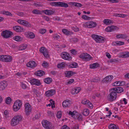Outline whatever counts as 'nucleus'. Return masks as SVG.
Returning a JSON list of instances; mask_svg holds the SVG:
<instances>
[{
  "mask_svg": "<svg viewBox=\"0 0 129 129\" xmlns=\"http://www.w3.org/2000/svg\"><path fill=\"white\" fill-rule=\"evenodd\" d=\"M17 14L18 16L21 17H23L24 15V14L22 12H18L17 13Z\"/></svg>",
  "mask_w": 129,
  "mask_h": 129,
  "instance_id": "obj_62",
  "label": "nucleus"
},
{
  "mask_svg": "<svg viewBox=\"0 0 129 129\" xmlns=\"http://www.w3.org/2000/svg\"><path fill=\"white\" fill-rule=\"evenodd\" d=\"M39 31L41 34H43L46 32V30L42 28L40 29Z\"/></svg>",
  "mask_w": 129,
  "mask_h": 129,
  "instance_id": "obj_54",
  "label": "nucleus"
},
{
  "mask_svg": "<svg viewBox=\"0 0 129 129\" xmlns=\"http://www.w3.org/2000/svg\"><path fill=\"white\" fill-rule=\"evenodd\" d=\"M7 85V82L5 81L0 82V90H2L4 89Z\"/></svg>",
  "mask_w": 129,
  "mask_h": 129,
  "instance_id": "obj_20",
  "label": "nucleus"
},
{
  "mask_svg": "<svg viewBox=\"0 0 129 129\" xmlns=\"http://www.w3.org/2000/svg\"><path fill=\"white\" fill-rule=\"evenodd\" d=\"M13 29L15 31L17 32H21L23 28L21 27L18 26H16L13 27Z\"/></svg>",
  "mask_w": 129,
  "mask_h": 129,
  "instance_id": "obj_27",
  "label": "nucleus"
},
{
  "mask_svg": "<svg viewBox=\"0 0 129 129\" xmlns=\"http://www.w3.org/2000/svg\"><path fill=\"white\" fill-rule=\"evenodd\" d=\"M81 103L85 105L86 106L90 108H93L92 104L89 100L86 99L82 100Z\"/></svg>",
  "mask_w": 129,
  "mask_h": 129,
  "instance_id": "obj_16",
  "label": "nucleus"
},
{
  "mask_svg": "<svg viewBox=\"0 0 129 129\" xmlns=\"http://www.w3.org/2000/svg\"><path fill=\"white\" fill-rule=\"evenodd\" d=\"M35 75L37 76H41L44 74V72L41 70L35 72Z\"/></svg>",
  "mask_w": 129,
  "mask_h": 129,
  "instance_id": "obj_29",
  "label": "nucleus"
},
{
  "mask_svg": "<svg viewBox=\"0 0 129 129\" xmlns=\"http://www.w3.org/2000/svg\"><path fill=\"white\" fill-rule=\"evenodd\" d=\"M118 29V27L116 26H111L106 28L105 29V31L107 32H111Z\"/></svg>",
  "mask_w": 129,
  "mask_h": 129,
  "instance_id": "obj_19",
  "label": "nucleus"
},
{
  "mask_svg": "<svg viewBox=\"0 0 129 129\" xmlns=\"http://www.w3.org/2000/svg\"><path fill=\"white\" fill-rule=\"evenodd\" d=\"M53 38L54 39L57 40L59 39V36L57 34H55L54 35Z\"/></svg>",
  "mask_w": 129,
  "mask_h": 129,
  "instance_id": "obj_57",
  "label": "nucleus"
},
{
  "mask_svg": "<svg viewBox=\"0 0 129 129\" xmlns=\"http://www.w3.org/2000/svg\"><path fill=\"white\" fill-rule=\"evenodd\" d=\"M71 5H73L74 6L77 7H81L82 6L81 4L79 3L72 2H71Z\"/></svg>",
  "mask_w": 129,
  "mask_h": 129,
  "instance_id": "obj_37",
  "label": "nucleus"
},
{
  "mask_svg": "<svg viewBox=\"0 0 129 129\" xmlns=\"http://www.w3.org/2000/svg\"><path fill=\"white\" fill-rule=\"evenodd\" d=\"M73 129H79L78 125L77 124H75L73 127Z\"/></svg>",
  "mask_w": 129,
  "mask_h": 129,
  "instance_id": "obj_61",
  "label": "nucleus"
},
{
  "mask_svg": "<svg viewBox=\"0 0 129 129\" xmlns=\"http://www.w3.org/2000/svg\"><path fill=\"white\" fill-rule=\"evenodd\" d=\"M50 4L51 6L57 7L58 2H52L50 3Z\"/></svg>",
  "mask_w": 129,
  "mask_h": 129,
  "instance_id": "obj_53",
  "label": "nucleus"
},
{
  "mask_svg": "<svg viewBox=\"0 0 129 129\" xmlns=\"http://www.w3.org/2000/svg\"><path fill=\"white\" fill-rule=\"evenodd\" d=\"M79 57L83 60L88 61L92 58L90 55L87 53H83L80 55Z\"/></svg>",
  "mask_w": 129,
  "mask_h": 129,
  "instance_id": "obj_9",
  "label": "nucleus"
},
{
  "mask_svg": "<svg viewBox=\"0 0 129 129\" xmlns=\"http://www.w3.org/2000/svg\"><path fill=\"white\" fill-rule=\"evenodd\" d=\"M66 64V63L64 62H61L60 64H58L57 65V67L58 68H62L64 67Z\"/></svg>",
  "mask_w": 129,
  "mask_h": 129,
  "instance_id": "obj_42",
  "label": "nucleus"
},
{
  "mask_svg": "<svg viewBox=\"0 0 129 129\" xmlns=\"http://www.w3.org/2000/svg\"><path fill=\"white\" fill-rule=\"evenodd\" d=\"M118 60L116 59H111L110 60L109 62L111 63L114 62L118 61Z\"/></svg>",
  "mask_w": 129,
  "mask_h": 129,
  "instance_id": "obj_63",
  "label": "nucleus"
},
{
  "mask_svg": "<svg viewBox=\"0 0 129 129\" xmlns=\"http://www.w3.org/2000/svg\"><path fill=\"white\" fill-rule=\"evenodd\" d=\"M99 67V64L97 63H94L90 65V67L91 69L96 68Z\"/></svg>",
  "mask_w": 129,
  "mask_h": 129,
  "instance_id": "obj_34",
  "label": "nucleus"
},
{
  "mask_svg": "<svg viewBox=\"0 0 129 129\" xmlns=\"http://www.w3.org/2000/svg\"><path fill=\"white\" fill-rule=\"evenodd\" d=\"M13 35L12 32L7 30L3 31L1 34L2 36L4 38H8L10 37Z\"/></svg>",
  "mask_w": 129,
  "mask_h": 129,
  "instance_id": "obj_10",
  "label": "nucleus"
},
{
  "mask_svg": "<svg viewBox=\"0 0 129 129\" xmlns=\"http://www.w3.org/2000/svg\"><path fill=\"white\" fill-rule=\"evenodd\" d=\"M91 37L97 43L102 42L104 40V38L100 36L97 35L93 34L91 35Z\"/></svg>",
  "mask_w": 129,
  "mask_h": 129,
  "instance_id": "obj_7",
  "label": "nucleus"
},
{
  "mask_svg": "<svg viewBox=\"0 0 129 129\" xmlns=\"http://www.w3.org/2000/svg\"><path fill=\"white\" fill-rule=\"evenodd\" d=\"M71 105V101L67 100L63 102L62 106L63 107H67L70 106Z\"/></svg>",
  "mask_w": 129,
  "mask_h": 129,
  "instance_id": "obj_22",
  "label": "nucleus"
},
{
  "mask_svg": "<svg viewBox=\"0 0 129 129\" xmlns=\"http://www.w3.org/2000/svg\"><path fill=\"white\" fill-rule=\"evenodd\" d=\"M37 66L36 63L34 61H29L26 64L27 67L34 68L36 67Z\"/></svg>",
  "mask_w": 129,
  "mask_h": 129,
  "instance_id": "obj_18",
  "label": "nucleus"
},
{
  "mask_svg": "<svg viewBox=\"0 0 129 129\" xmlns=\"http://www.w3.org/2000/svg\"><path fill=\"white\" fill-rule=\"evenodd\" d=\"M1 13L6 15L12 16V15L11 13L9 11H2L1 12Z\"/></svg>",
  "mask_w": 129,
  "mask_h": 129,
  "instance_id": "obj_32",
  "label": "nucleus"
},
{
  "mask_svg": "<svg viewBox=\"0 0 129 129\" xmlns=\"http://www.w3.org/2000/svg\"><path fill=\"white\" fill-rule=\"evenodd\" d=\"M62 116V112L60 111H58L57 113L56 116L57 118H60Z\"/></svg>",
  "mask_w": 129,
  "mask_h": 129,
  "instance_id": "obj_48",
  "label": "nucleus"
},
{
  "mask_svg": "<svg viewBox=\"0 0 129 129\" xmlns=\"http://www.w3.org/2000/svg\"><path fill=\"white\" fill-rule=\"evenodd\" d=\"M30 82L32 85H36L37 86L40 85L41 84L40 81L35 79H31L30 81Z\"/></svg>",
  "mask_w": 129,
  "mask_h": 129,
  "instance_id": "obj_21",
  "label": "nucleus"
},
{
  "mask_svg": "<svg viewBox=\"0 0 129 129\" xmlns=\"http://www.w3.org/2000/svg\"><path fill=\"white\" fill-rule=\"evenodd\" d=\"M42 66L44 67H46L48 66V63L46 61H44L42 64Z\"/></svg>",
  "mask_w": 129,
  "mask_h": 129,
  "instance_id": "obj_60",
  "label": "nucleus"
},
{
  "mask_svg": "<svg viewBox=\"0 0 129 129\" xmlns=\"http://www.w3.org/2000/svg\"><path fill=\"white\" fill-rule=\"evenodd\" d=\"M122 58H127L129 57V52H125L122 55Z\"/></svg>",
  "mask_w": 129,
  "mask_h": 129,
  "instance_id": "obj_39",
  "label": "nucleus"
},
{
  "mask_svg": "<svg viewBox=\"0 0 129 129\" xmlns=\"http://www.w3.org/2000/svg\"><path fill=\"white\" fill-rule=\"evenodd\" d=\"M27 37L29 38L33 39L35 37L34 34L31 32L28 31L27 33Z\"/></svg>",
  "mask_w": 129,
  "mask_h": 129,
  "instance_id": "obj_30",
  "label": "nucleus"
},
{
  "mask_svg": "<svg viewBox=\"0 0 129 129\" xmlns=\"http://www.w3.org/2000/svg\"><path fill=\"white\" fill-rule=\"evenodd\" d=\"M57 7L67 8L68 7V5L67 3L61 2H58Z\"/></svg>",
  "mask_w": 129,
  "mask_h": 129,
  "instance_id": "obj_26",
  "label": "nucleus"
},
{
  "mask_svg": "<svg viewBox=\"0 0 129 129\" xmlns=\"http://www.w3.org/2000/svg\"><path fill=\"white\" fill-rule=\"evenodd\" d=\"M13 40L17 42H20L22 39V37L18 36H16L13 38Z\"/></svg>",
  "mask_w": 129,
  "mask_h": 129,
  "instance_id": "obj_33",
  "label": "nucleus"
},
{
  "mask_svg": "<svg viewBox=\"0 0 129 129\" xmlns=\"http://www.w3.org/2000/svg\"><path fill=\"white\" fill-rule=\"evenodd\" d=\"M27 47V45L26 44H22L19 46L18 49L20 50H25Z\"/></svg>",
  "mask_w": 129,
  "mask_h": 129,
  "instance_id": "obj_35",
  "label": "nucleus"
},
{
  "mask_svg": "<svg viewBox=\"0 0 129 129\" xmlns=\"http://www.w3.org/2000/svg\"><path fill=\"white\" fill-rule=\"evenodd\" d=\"M22 103L20 100H17L14 103L13 106V109L14 111H17L20 109Z\"/></svg>",
  "mask_w": 129,
  "mask_h": 129,
  "instance_id": "obj_6",
  "label": "nucleus"
},
{
  "mask_svg": "<svg viewBox=\"0 0 129 129\" xmlns=\"http://www.w3.org/2000/svg\"><path fill=\"white\" fill-rule=\"evenodd\" d=\"M12 60V57L10 55H0V61L6 62H11Z\"/></svg>",
  "mask_w": 129,
  "mask_h": 129,
  "instance_id": "obj_3",
  "label": "nucleus"
},
{
  "mask_svg": "<svg viewBox=\"0 0 129 129\" xmlns=\"http://www.w3.org/2000/svg\"><path fill=\"white\" fill-rule=\"evenodd\" d=\"M69 115L71 116V117L75 119H77L78 115H79V114L76 111H73L72 112L71 111H70L68 113Z\"/></svg>",
  "mask_w": 129,
  "mask_h": 129,
  "instance_id": "obj_17",
  "label": "nucleus"
},
{
  "mask_svg": "<svg viewBox=\"0 0 129 129\" xmlns=\"http://www.w3.org/2000/svg\"><path fill=\"white\" fill-rule=\"evenodd\" d=\"M117 94L115 91H113L111 92L108 96V100L110 102H112L115 101L117 98Z\"/></svg>",
  "mask_w": 129,
  "mask_h": 129,
  "instance_id": "obj_4",
  "label": "nucleus"
},
{
  "mask_svg": "<svg viewBox=\"0 0 129 129\" xmlns=\"http://www.w3.org/2000/svg\"><path fill=\"white\" fill-rule=\"evenodd\" d=\"M25 112V114L28 116L31 113L32 108L31 106L29 103H26L24 105Z\"/></svg>",
  "mask_w": 129,
  "mask_h": 129,
  "instance_id": "obj_8",
  "label": "nucleus"
},
{
  "mask_svg": "<svg viewBox=\"0 0 129 129\" xmlns=\"http://www.w3.org/2000/svg\"><path fill=\"white\" fill-rule=\"evenodd\" d=\"M44 81L45 83L49 84L51 82L52 79L50 78H48L44 79Z\"/></svg>",
  "mask_w": 129,
  "mask_h": 129,
  "instance_id": "obj_41",
  "label": "nucleus"
},
{
  "mask_svg": "<svg viewBox=\"0 0 129 129\" xmlns=\"http://www.w3.org/2000/svg\"><path fill=\"white\" fill-rule=\"evenodd\" d=\"M112 90L113 91H115L116 92L118 93H120L123 92L124 91V89L121 87H117L115 88H112Z\"/></svg>",
  "mask_w": 129,
  "mask_h": 129,
  "instance_id": "obj_24",
  "label": "nucleus"
},
{
  "mask_svg": "<svg viewBox=\"0 0 129 129\" xmlns=\"http://www.w3.org/2000/svg\"><path fill=\"white\" fill-rule=\"evenodd\" d=\"M124 44V42L122 41H117L115 42V44H116L117 45H123Z\"/></svg>",
  "mask_w": 129,
  "mask_h": 129,
  "instance_id": "obj_49",
  "label": "nucleus"
},
{
  "mask_svg": "<svg viewBox=\"0 0 129 129\" xmlns=\"http://www.w3.org/2000/svg\"><path fill=\"white\" fill-rule=\"evenodd\" d=\"M62 32L66 35H69L70 34V31L66 29H64L62 30Z\"/></svg>",
  "mask_w": 129,
  "mask_h": 129,
  "instance_id": "obj_46",
  "label": "nucleus"
},
{
  "mask_svg": "<svg viewBox=\"0 0 129 129\" xmlns=\"http://www.w3.org/2000/svg\"><path fill=\"white\" fill-rule=\"evenodd\" d=\"M60 129H70V128L66 125H64L60 128Z\"/></svg>",
  "mask_w": 129,
  "mask_h": 129,
  "instance_id": "obj_58",
  "label": "nucleus"
},
{
  "mask_svg": "<svg viewBox=\"0 0 129 129\" xmlns=\"http://www.w3.org/2000/svg\"><path fill=\"white\" fill-rule=\"evenodd\" d=\"M71 42L72 43H75L77 42L78 40L76 38H72L70 39Z\"/></svg>",
  "mask_w": 129,
  "mask_h": 129,
  "instance_id": "obj_47",
  "label": "nucleus"
},
{
  "mask_svg": "<svg viewBox=\"0 0 129 129\" xmlns=\"http://www.w3.org/2000/svg\"><path fill=\"white\" fill-rule=\"evenodd\" d=\"M104 24L106 25H109L111 22L110 20L109 19H105L103 21Z\"/></svg>",
  "mask_w": 129,
  "mask_h": 129,
  "instance_id": "obj_45",
  "label": "nucleus"
},
{
  "mask_svg": "<svg viewBox=\"0 0 129 129\" xmlns=\"http://www.w3.org/2000/svg\"><path fill=\"white\" fill-rule=\"evenodd\" d=\"M100 80L99 78H92L91 80V81L92 82H97L100 81Z\"/></svg>",
  "mask_w": 129,
  "mask_h": 129,
  "instance_id": "obj_43",
  "label": "nucleus"
},
{
  "mask_svg": "<svg viewBox=\"0 0 129 129\" xmlns=\"http://www.w3.org/2000/svg\"><path fill=\"white\" fill-rule=\"evenodd\" d=\"M11 98L10 97H8L6 100L5 102L6 104H10L11 102Z\"/></svg>",
  "mask_w": 129,
  "mask_h": 129,
  "instance_id": "obj_52",
  "label": "nucleus"
},
{
  "mask_svg": "<svg viewBox=\"0 0 129 129\" xmlns=\"http://www.w3.org/2000/svg\"><path fill=\"white\" fill-rule=\"evenodd\" d=\"M55 93V91L53 89H50L47 91L45 93V95L47 97L52 96L54 95Z\"/></svg>",
  "mask_w": 129,
  "mask_h": 129,
  "instance_id": "obj_15",
  "label": "nucleus"
},
{
  "mask_svg": "<svg viewBox=\"0 0 129 129\" xmlns=\"http://www.w3.org/2000/svg\"><path fill=\"white\" fill-rule=\"evenodd\" d=\"M71 53L73 55H75L77 54V51L74 49H72L70 50Z\"/></svg>",
  "mask_w": 129,
  "mask_h": 129,
  "instance_id": "obj_56",
  "label": "nucleus"
},
{
  "mask_svg": "<svg viewBox=\"0 0 129 129\" xmlns=\"http://www.w3.org/2000/svg\"><path fill=\"white\" fill-rule=\"evenodd\" d=\"M21 86L22 88L23 89H25L26 87V84L23 83V82L21 83Z\"/></svg>",
  "mask_w": 129,
  "mask_h": 129,
  "instance_id": "obj_55",
  "label": "nucleus"
},
{
  "mask_svg": "<svg viewBox=\"0 0 129 129\" xmlns=\"http://www.w3.org/2000/svg\"><path fill=\"white\" fill-rule=\"evenodd\" d=\"M126 37L124 34H119L116 36V38L117 39H123Z\"/></svg>",
  "mask_w": 129,
  "mask_h": 129,
  "instance_id": "obj_44",
  "label": "nucleus"
},
{
  "mask_svg": "<svg viewBox=\"0 0 129 129\" xmlns=\"http://www.w3.org/2000/svg\"><path fill=\"white\" fill-rule=\"evenodd\" d=\"M22 116L20 115H17L14 117L11 121V124L12 126L17 125L22 119Z\"/></svg>",
  "mask_w": 129,
  "mask_h": 129,
  "instance_id": "obj_1",
  "label": "nucleus"
},
{
  "mask_svg": "<svg viewBox=\"0 0 129 129\" xmlns=\"http://www.w3.org/2000/svg\"><path fill=\"white\" fill-rule=\"evenodd\" d=\"M89 113V111L88 109H85L83 110V114L84 115L86 116H87Z\"/></svg>",
  "mask_w": 129,
  "mask_h": 129,
  "instance_id": "obj_38",
  "label": "nucleus"
},
{
  "mask_svg": "<svg viewBox=\"0 0 129 129\" xmlns=\"http://www.w3.org/2000/svg\"><path fill=\"white\" fill-rule=\"evenodd\" d=\"M97 24L96 22L92 21H88L84 23L83 25V27L88 28H93L97 26Z\"/></svg>",
  "mask_w": 129,
  "mask_h": 129,
  "instance_id": "obj_5",
  "label": "nucleus"
},
{
  "mask_svg": "<svg viewBox=\"0 0 129 129\" xmlns=\"http://www.w3.org/2000/svg\"><path fill=\"white\" fill-rule=\"evenodd\" d=\"M108 128L109 129H119L118 126L114 124H111L109 125Z\"/></svg>",
  "mask_w": 129,
  "mask_h": 129,
  "instance_id": "obj_28",
  "label": "nucleus"
},
{
  "mask_svg": "<svg viewBox=\"0 0 129 129\" xmlns=\"http://www.w3.org/2000/svg\"><path fill=\"white\" fill-rule=\"evenodd\" d=\"M77 119L79 120H82V115L79 114V115L78 116Z\"/></svg>",
  "mask_w": 129,
  "mask_h": 129,
  "instance_id": "obj_59",
  "label": "nucleus"
},
{
  "mask_svg": "<svg viewBox=\"0 0 129 129\" xmlns=\"http://www.w3.org/2000/svg\"><path fill=\"white\" fill-rule=\"evenodd\" d=\"M113 78V76L112 75L107 76L103 79L102 82L105 83H110Z\"/></svg>",
  "mask_w": 129,
  "mask_h": 129,
  "instance_id": "obj_14",
  "label": "nucleus"
},
{
  "mask_svg": "<svg viewBox=\"0 0 129 129\" xmlns=\"http://www.w3.org/2000/svg\"><path fill=\"white\" fill-rule=\"evenodd\" d=\"M32 13L34 14L37 15H40L41 14V11L37 9L34 10L32 11Z\"/></svg>",
  "mask_w": 129,
  "mask_h": 129,
  "instance_id": "obj_40",
  "label": "nucleus"
},
{
  "mask_svg": "<svg viewBox=\"0 0 129 129\" xmlns=\"http://www.w3.org/2000/svg\"><path fill=\"white\" fill-rule=\"evenodd\" d=\"M40 52L42 53L44 56L46 58L49 57L48 50L44 47H42L40 49Z\"/></svg>",
  "mask_w": 129,
  "mask_h": 129,
  "instance_id": "obj_13",
  "label": "nucleus"
},
{
  "mask_svg": "<svg viewBox=\"0 0 129 129\" xmlns=\"http://www.w3.org/2000/svg\"><path fill=\"white\" fill-rule=\"evenodd\" d=\"M17 22L27 27H30L31 24L27 21L24 20L19 19Z\"/></svg>",
  "mask_w": 129,
  "mask_h": 129,
  "instance_id": "obj_12",
  "label": "nucleus"
},
{
  "mask_svg": "<svg viewBox=\"0 0 129 129\" xmlns=\"http://www.w3.org/2000/svg\"><path fill=\"white\" fill-rule=\"evenodd\" d=\"M42 12L46 15H51L53 14L54 13L55 11L51 10H46L43 11Z\"/></svg>",
  "mask_w": 129,
  "mask_h": 129,
  "instance_id": "obj_23",
  "label": "nucleus"
},
{
  "mask_svg": "<svg viewBox=\"0 0 129 129\" xmlns=\"http://www.w3.org/2000/svg\"><path fill=\"white\" fill-rule=\"evenodd\" d=\"M43 19L46 21H49V18L47 16H44L43 17Z\"/></svg>",
  "mask_w": 129,
  "mask_h": 129,
  "instance_id": "obj_64",
  "label": "nucleus"
},
{
  "mask_svg": "<svg viewBox=\"0 0 129 129\" xmlns=\"http://www.w3.org/2000/svg\"><path fill=\"white\" fill-rule=\"evenodd\" d=\"M61 56L62 58L65 60H70L72 59L69 54L67 52H62L61 54Z\"/></svg>",
  "mask_w": 129,
  "mask_h": 129,
  "instance_id": "obj_11",
  "label": "nucleus"
},
{
  "mask_svg": "<svg viewBox=\"0 0 129 129\" xmlns=\"http://www.w3.org/2000/svg\"><path fill=\"white\" fill-rule=\"evenodd\" d=\"M78 66V64L77 63L73 62L70 64L69 66V67L70 68H76Z\"/></svg>",
  "mask_w": 129,
  "mask_h": 129,
  "instance_id": "obj_36",
  "label": "nucleus"
},
{
  "mask_svg": "<svg viewBox=\"0 0 129 129\" xmlns=\"http://www.w3.org/2000/svg\"><path fill=\"white\" fill-rule=\"evenodd\" d=\"M82 19L86 20H89L91 18L90 17L87 16L85 15H83L82 16Z\"/></svg>",
  "mask_w": 129,
  "mask_h": 129,
  "instance_id": "obj_51",
  "label": "nucleus"
},
{
  "mask_svg": "<svg viewBox=\"0 0 129 129\" xmlns=\"http://www.w3.org/2000/svg\"><path fill=\"white\" fill-rule=\"evenodd\" d=\"M74 73L72 71H66L65 72V76L67 77H70L73 75Z\"/></svg>",
  "mask_w": 129,
  "mask_h": 129,
  "instance_id": "obj_31",
  "label": "nucleus"
},
{
  "mask_svg": "<svg viewBox=\"0 0 129 129\" xmlns=\"http://www.w3.org/2000/svg\"><path fill=\"white\" fill-rule=\"evenodd\" d=\"M119 83H120V81H116L112 85L114 86H120V85Z\"/></svg>",
  "mask_w": 129,
  "mask_h": 129,
  "instance_id": "obj_50",
  "label": "nucleus"
},
{
  "mask_svg": "<svg viewBox=\"0 0 129 129\" xmlns=\"http://www.w3.org/2000/svg\"><path fill=\"white\" fill-rule=\"evenodd\" d=\"M42 123L45 129H54V127L51 123L48 120H43L42 121Z\"/></svg>",
  "mask_w": 129,
  "mask_h": 129,
  "instance_id": "obj_2",
  "label": "nucleus"
},
{
  "mask_svg": "<svg viewBox=\"0 0 129 129\" xmlns=\"http://www.w3.org/2000/svg\"><path fill=\"white\" fill-rule=\"evenodd\" d=\"M81 90L80 87H76L73 88L71 91V93L73 94H76L78 93Z\"/></svg>",
  "mask_w": 129,
  "mask_h": 129,
  "instance_id": "obj_25",
  "label": "nucleus"
}]
</instances>
